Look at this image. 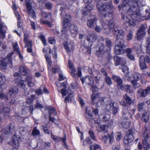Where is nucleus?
Instances as JSON below:
<instances>
[{
    "label": "nucleus",
    "mask_w": 150,
    "mask_h": 150,
    "mask_svg": "<svg viewBox=\"0 0 150 150\" xmlns=\"http://www.w3.org/2000/svg\"><path fill=\"white\" fill-rule=\"evenodd\" d=\"M99 101L101 105L107 106L111 105V102L110 98L107 97H101L99 98Z\"/></svg>",
    "instance_id": "13"
},
{
    "label": "nucleus",
    "mask_w": 150,
    "mask_h": 150,
    "mask_svg": "<svg viewBox=\"0 0 150 150\" xmlns=\"http://www.w3.org/2000/svg\"><path fill=\"white\" fill-rule=\"evenodd\" d=\"M33 105L31 104L29 106V108L28 106L24 107V108H22V110L23 111L27 110L26 112H30L31 114H32L33 113Z\"/></svg>",
    "instance_id": "39"
},
{
    "label": "nucleus",
    "mask_w": 150,
    "mask_h": 150,
    "mask_svg": "<svg viewBox=\"0 0 150 150\" xmlns=\"http://www.w3.org/2000/svg\"><path fill=\"white\" fill-rule=\"evenodd\" d=\"M132 131L131 129H129L126 133V134L125 137L123 141V143L125 146H128L129 143L133 140L134 137Z\"/></svg>",
    "instance_id": "7"
},
{
    "label": "nucleus",
    "mask_w": 150,
    "mask_h": 150,
    "mask_svg": "<svg viewBox=\"0 0 150 150\" xmlns=\"http://www.w3.org/2000/svg\"><path fill=\"white\" fill-rule=\"evenodd\" d=\"M92 2L91 3H89L85 7V8L86 11H90L91 10H92L94 8V4Z\"/></svg>",
    "instance_id": "43"
},
{
    "label": "nucleus",
    "mask_w": 150,
    "mask_h": 150,
    "mask_svg": "<svg viewBox=\"0 0 150 150\" xmlns=\"http://www.w3.org/2000/svg\"><path fill=\"white\" fill-rule=\"evenodd\" d=\"M126 108H123V109L122 110V115H123L122 117L124 118H125L126 120H127L128 119V117L126 116H125L126 115L127 113L128 112V110L127 107H126Z\"/></svg>",
    "instance_id": "52"
},
{
    "label": "nucleus",
    "mask_w": 150,
    "mask_h": 150,
    "mask_svg": "<svg viewBox=\"0 0 150 150\" xmlns=\"http://www.w3.org/2000/svg\"><path fill=\"white\" fill-rule=\"evenodd\" d=\"M114 35L116 36L118 39V37L120 36L122 37L124 35V33L123 31L122 30H119L118 31H117V30H116V33L114 32Z\"/></svg>",
    "instance_id": "49"
},
{
    "label": "nucleus",
    "mask_w": 150,
    "mask_h": 150,
    "mask_svg": "<svg viewBox=\"0 0 150 150\" xmlns=\"http://www.w3.org/2000/svg\"><path fill=\"white\" fill-rule=\"evenodd\" d=\"M96 7L98 12L105 17H112V14L111 12H107V10H111L114 8L113 6L112 2L110 1L105 4H103L101 2H98L96 4Z\"/></svg>",
    "instance_id": "2"
},
{
    "label": "nucleus",
    "mask_w": 150,
    "mask_h": 150,
    "mask_svg": "<svg viewBox=\"0 0 150 150\" xmlns=\"http://www.w3.org/2000/svg\"><path fill=\"white\" fill-rule=\"evenodd\" d=\"M71 20V16L69 14H66L64 16V17L63 19L62 24H69L70 21Z\"/></svg>",
    "instance_id": "27"
},
{
    "label": "nucleus",
    "mask_w": 150,
    "mask_h": 150,
    "mask_svg": "<svg viewBox=\"0 0 150 150\" xmlns=\"http://www.w3.org/2000/svg\"><path fill=\"white\" fill-rule=\"evenodd\" d=\"M110 108H112V113L113 114H116L118 111V105L117 103L113 102L112 103H111V105H110Z\"/></svg>",
    "instance_id": "25"
},
{
    "label": "nucleus",
    "mask_w": 150,
    "mask_h": 150,
    "mask_svg": "<svg viewBox=\"0 0 150 150\" xmlns=\"http://www.w3.org/2000/svg\"><path fill=\"white\" fill-rule=\"evenodd\" d=\"M144 105L145 103L144 102H140L138 104V108L139 111L143 112L145 111L143 109Z\"/></svg>",
    "instance_id": "46"
},
{
    "label": "nucleus",
    "mask_w": 150,
    "mask_h": 150,
    "mask_svg": "<svg viewBox=\"0 0 150 150\" xmlns=\"http://www.w3.org/2000/svg\"><path fill=\"white\" fill-rule=\"evenodd\" d=\"M13 48L14 50L18 52L19 54L20 57L21 58V55L20 54V52L19 51V48L18 47V44L17 42L13 43Z\"/></svg>",
    "instance_id": "56"
},
{
    "label": "nucleus",
    "mask_w": 150,
    "mask_h": 150,
    "mask_svg": "<svg viewBox=\"0 0 150 150\" xmlns=\"http://www.w3.org/2000/svg\"><path fill=\"white\" fill-rule=\"evenodd\" d=\"M28 35L24 33V42L25 45V47H32L33 46L32 42L28 39Z\"/></svg>",
    "instance_id": "22"
},
{
    "label": "nucleus",
    "mask_w": 150,
    "mask_h": 150,
    "mask_svg": "<svg viewBox=\"0 0 150 150\" xmlns=\"http://www.w3.org/2000/svg\"><path fill=\"white\" fill-rule=\"evenodd\" d=\"M20 72L22 74L25 76L27 75L28 71L24 67H21L20 68Z\"/></svg>",
    "instance_id": "41"
},
{
    "label": "nucleus",
    "mask_w": 150,
    "mask_h": 150,
    "mask_svg": "<svg viewBox=\"0 0 150 150\" xmlns=\"http://www.w3.org/2000/svg\"><path fill=\"white\" fill-rule=\"evenodd\" d=\"M64 45L65 49L68 53H72L73 51V43L68 42H64Z\"/></svg>",
    "instance_id": "16"
},
{
    "label": "nucleus",
    "mask_w": 150,
    "mask_h": 150,
    "mask_svg": "<svg viewBox=\"0 0 150 150\" xmlns=\"http://www.w3.org/2000/svg\"><path fill=\"white\" fill-rule=\"evenodd\" d=\"M105 80L106 83L109 86H110L112 84V81L111 78L108 76L105 77Z\"/></svg>",
    "instance_id": "51"
},
{
    "label": "nucleus",
    "mask_w": 150,
    "mask_h": 150,
    "mask_svg": "<svg viewBox=\"0 0 150 150\" xmlns=\"http://www.w3.org/2000/svg\"><path fill=\"white\" fill-rule=\"evenodd\" d=\"M3 99L8 101L9 100L8 96L7 94L1 93H0V101Z\"/></svg>",
    "instance_id": "47"
},
{
    "label": "nucleus",
    "mask_w": 150,
    "mask_h": 150,
    "mask_svg": "<svg viewBox=\"0 0 150 150\" xmlns=\"http://www.w3.org/2000/svg\"><path fill=\"white\" fill-rule=\"evenodd\" d=\"M16 80V83L18 86L21 87L22 88H24L26 86L25 84L24 83L23 81L21 80V76L20 75L18 76L15 78Z\"/></svg>",
    "instance_id": "17"
},
{
    "label": "nucleus",
    "mask_w": 150,
    "mask_h": 150,
    "mask_svg": "<svg viewBox=\"0 0 150 150\" xmlns=\"http://www.w3.org/2000/svg\"><path fill=\"white\" fill-rule=\"evenodd\" d=\"M68 64L69 68L71 70V74L72 76L75 78L80 77L81 75V69L80 68H78V72H76L75 68L73 67V64L70 60H69Z\"/></svg>",
    "instance_id": "5"
},
{
    "label": "nucleus",
    "mask_w": 150,
    "mask_h": 150,
    "mask_svg": "<svg viewBox=\"0 0 150 150\" xmlns=\"http://www.w3.org/2000/svg\"><path fill=\"white\" fill-rule=\"evenodd\" d=\"M3 26V24L0 22V32L1 35H0V37L2 38H5V31L2 30Z\"/></svg>",
    "instance_id": "55"
},
{
    "label": "nucleus",
    "mask_w": 150,
    "mask_h": 150,
    "mask_svg": "<svg viewBox=\"0 0 150 150\" xmlns=\"http://www.w3.org/2000/svg\"><path fill=\"white\" fill-rule=\"evenodd\" d=\"M9 100V102L8 103L9 104L12 105L14 104L16 102V100L15 98V97H11L10 98V97H8Z\"/></svg>",
    "instance_id": "61"
},
{
    "label": "nucleus",
    "mask_w": 150,
    "mask_h": 150,
    "mask_svg": "<svg viewBox=\"0 0 150 150\" xmlns=\"http://www.w3.org/2000/svg\"><path fill=\"white\" fill-rule=\"evenodd\" d=\"M73 96H74L73 94L70 93L67 96L65 97L64 101L66 103L67 101H70L71 102V101L74 100Z\"/></svg>",
    "instance_id": "45"
},
{
    "label": "nucleus",
    "mask_w": 150,
    "mask_h": 150,
    "mask_svg": "<svg viewBox=\"0 0 150 150\" xmlns=\"http://www.w3.org/2000/svg\"><path fill=\"white\" fill-rule=\"evenodd\" d=\"M147 28V25L146 24H144L140 26V28L138 29V30L142 32H146L145 30Z\"/></svg>",
    "instance_id": "59"
},
{
    "label": "nucleus",
    "mask_w": 150,
    "mask_h": 150,
    "mask_svg": "<svg viewBox=\"0 0 150 150\" xmlns=\"http://www.w3.org/2000/svg\"><path fill=\"white\" fill-rule=\"evenodd\" d=\"M146 34V32H142L137 30V39L138 40H142L145 36Z\"/></svg>",
    "instance_id": "32"
},
{
    "label": "nucleus",
    "mask_w": 150,
    "mask_h": 150,
    "mask_svg": "<svg viewBox=\"0 0 150 150\" xmlns=\"http://www.w3.org/2000/svg\"><path fill=\"white\" fill-rule=\"evenodd\" d=\"M41 15L42 17L45 19H47L46 21H43L42 19L40 20V23L42 24H47L49 27H52V23L53 21V19H52L51 15L49 13L42 11Z\"/></svg>",
    "instance_id": "4"
},
{
    "label": "nucleus",
    "mask_w": 150,
    "mask_h": 150,
    "mask_svg": "<svg viewBox=\"0 0 150 150\" xmlns=\"http://www.w3.org/2000/svg\"><path fill=\"white\" fill-rule=\"evenodd\" d=\"M114 138L112 134H108V136L105 135L103 137L102 140L105 144L108 143H109L110 144H112L113 142Z\"/></svg>",
    "instance_id": "14"
},
{
    "label": "nucleus",
    "mask_w": 150,
    "mask_h": 150,
    "mask_svg": "<svg viewBox=\"0 0 150 150\" xmlns=\"http://www.w3.org/2000/svg\"><path fill=\"white\" fill-rule=\"evenodd\" d=\"M148 131L147 129H146L143 135L144 138L142 139V144L143 145L144 148L145 150H149L150 148V145L148 140L149 138L148 134Z\"/></svg>",
    "instance_id": "6"
},
{
    "label": "nucleus",
    "mask_w": 150,
    "mask_h": 150,
    "mask_svg": "<svg viewBox=\"0 0 150 150\" xmlns=\"http://www.w3.org/2000/svg\"><path fill=\"white\" fill-rule=\"evenodd\" d=\"M144 17L146 19H149L150 18V9L146 10V14Z\"/></svg>",
    "instance_id": "63"
},
{
    "label": "nucleus",
    "mask_w": 150,
    "mask_h": 150,
    "mask_svg": "<svg viewBox=\"0 0 150 150\" xmlns=\"http://www.w3.org/2000/svg\"><path fill=\"white\" fill-rule=\"evenodd\" d=\"M91 150H101L100 146L96 144H94L90 147Z\"/></svg>",
    "instance_id": "40"
},
{
    "label": "nucleus",
    "mask_w": 150,
    "mask_h": 150,
    "mask_svg": "<svg viewBox=\"0 0 150 150\" xmlns=\"http://www.w3.org/2000/svg\"><path fill=\"white\" fill-rule=\"evenodd\" d=\"M88 81L86 83L89 85L91 86L92 88H93V91H94L93 89L94 88H97V86L93 84L94 81L93 78L91 76H89L88 77Z\"/></svg>",
    "instance_id": "31"
},
{
    "label": "nucleus",
    "mask_w": 150,
    "mask_h": 150,
    "mask_svg": "<svg viewBox=\"0 0 150 150\" xmlns=\"http://www.w3.org/2000/svg\"><path fill=\"white\" fill-rule=\"evenodd\" d=\"M140 14L139 12H134L131 16V18L134 21L138 20L140 19Z\"/></svg>",
    "instance_id": "34"
},
{
    "label": "nucleus",
    "mask_w": 150,
    "mask_h": 150,
    "mask_svg": "<svg viewBox=\"0 0 150 150\" xmlns=\"http://www.w3.org/2000/svg\"><path fill=\"white\" fill-rule=\"evenodd\" d=\"M137 93L140 95V96L142 97H145L148 94L146 89L143 90L142 88L139 89L137 91Z\"/></svg>",
    "instance_id": "30"
},
{
    "label": "nucleus",
    "mask_w": 150,
    "mask_h": 150,
    "mask_svg": "<svg viewBox=\"0 0 150 150\" xmlns=\"http://www.w3.org/2000/svg\"><path fill=\"white\" fill-rule=\"evenodd\" d=\"M69 28L71 35L74 37H76L78 30L77 26L74 24H71L69 25Z\"/></svg>",
    "instance_id": "20"
},
{
    "label": "nucleus",
    "mask_w": 150,
    "mask_h": 150,
    "mask_svg": "<svg viewBox=\"0 0 150 150\" xmlns=\"http://www.w3.org/2000/svg\"><path fill=\"white\" fill-rule=\"evenodd\" d=\"M142 0H138L137 1L131 0H123L122 3L118 5L119 10L125 12L133 11L139 7L142 6Z\"/></svg>",
    "instance_id": "1"
},
{
    "label": "nucleus",
    "mask_w": 150,
    "mask_h": 150,
    "mask_svg": "<svg viewBox=\"0 0 150 150\" xmlns=\"http://www.w3.org/2000/svg\"><path fill=\"white\" fill-rule=\"evenodd\" d=\"M114 62H115L116 66L119 64H123L125 63V60L123 58L118 56H115L114 57Z\"/></svg>",
    "instance_id": "21"
},
{
    "label": "nucleus",
    "mask_w": 150,
    "mask_h": 150,
    "mask_svg": "<svg viewBox=\"0 0 150 150\" xmlns=\"http://www.w3.org/2000/svg\"><path fill=\"white\" fill-rule=\"evenodd\" d=\"M86 117L87 119L90 122H91L93 119V115L89 112H87V110L86 111Z\"/></svg>",
    "instance_id": "48"
},
{
    "label": "nucleus",
    "mask_w": 150,
    "mask_h": 150,
    "mask_svg": "<svg viewBox=\"0 0 150 150\" xmlns=\"http://www.w3.org/2000/svg\"><path fill=\"white\" fill-rule=\"evenodd\" d=\"M12 146L16 149H17L18 147V141L17 139H13Z\"/></svg>",
    "instance_id": "54"
},
{
    "label": "nucleus",
    "mask_w": 150,
    "mask_h": 150,
    "mask_svg": "<svg viewBox=\"0 0 150 150\" xmlns=\"http://www.w3.org/2000/svg\"><path fill=\"white\" fill-rule=\"evenodd\" d=\"M19 132L21 135L23 136L27 132V129L25 127H21L19 129Z\"/></svg>",
    "instance_id": "53"
},
{
    "label": "nucleus",
    "mask_w": 150,
    "mask_h": 150,
    "mask_svg": "<svg viewBox=\"0 0 150 150\" xmlns=\"http://www.w3.org/2000/svg\"><path fill=\"white\" fill-rule=\"evenodd\" d=\"M112 78L113 80L116 82L118 87L121 90H124V88L122 79L120 77L115 75H113Z\"/></svg>",
    "instance_id": "10"
},
{
    "label": "nucleus",
    "mask_w": 150,
    "mask_h": 150,
    "mask_svg": "<svg viewBox=\"0 0 150 150\" xmlns=\"http://www.w3.org/2000/svg\"><path fill=\"white\" fill-rule=\"evenodd\" d=\"M146 43L147 45L146 49L147 50H150V37L148 38L146 40Z\"/></svg>",
    "instance_id": "64"
},
{
    "label": "nucleus",
    "mask_w": 150,
    "mask_h": 150,
    "mask_svg": "<svg viewBox=\"0 0 150 150\" xmlns=\"http://www.w3.org/2000/svg\"><path fill=\"white\" fill-rule=\"evenodd\" d=\"M46 110H48L49 111V113L51 112V115L53 113L54 115H57V112L53 108H51L49 107L47 108Z\"/></svg>",
    "instance_id": "60"
},
{
    "label": "nucleus",
    "mask_w": 150,
    "mask_h": 150,
    "mask_svg": "<svg viewBox=\"0 0 150 150\" xmlns=\"http://www.w3.org/2000/svg\"><path fill=\"white\" fill-rule=\"evenodd\" d=\"M18 88L16 87H13L9 89L8 94L10 98L15 97L16 95L18 93Z\"/></svg>",
    "instance_id": "19"
},
{
    "label": "nucleus",
    "mask_w": 150,
    "mask_h": 150,
    "mask_svg": "<svg viewBox=\"0 0 150 150\" xmlns=\"http://www.w3.org/2000/svg\"><path fill=\"white\" fill-rule=\"evenodd\" d=\"M15 130L14 126L12 125L11 124H10L1 131L5 134H13Z\"/></svg>",
    "instance_id": "12"
},
{
    "label": "nucleus",
    "mask_w": 150,
    "mask_h": 150,
    "mask_svg": "<svg viewBox=\"0 0 150 150\" xmlns=\"http://www.w3.org/2000/svg\"><path fill=\"white\" fill-rule=\"evenodd\" d=\"M59 10L61 11L60 15L62 16V14L65 13L67 10H68L67 7L65 4L59 5Z\"/></svg>",
    "instance_id": "26"
},
{
    "label": "nucleus",
    "mask_w": 150,
    "mask_h": 150,
    "mask_svg": "<svg viewBox=\"0 0 150 150\" xmlns=\"http://www.w3.org/2000/svg\"><path fill=\"white\" fill-rule=\"evenodd\" d=\"M97 38V36L93 34H90L87 36V40L90 42H94Z\"/></svg>",
    "instance_id": "28"
},
{
    "label": "nucleus",
    "mask_w": 150,
    "mask_h": 150,
    "mask_svg": "<svg viewBox=\"0 0 150 150\" xmlns=\"http://www.w3.org/2000/svg\"><path fill=\"white\" fill-rule=\"evenodd\" d=\"M123 87L124 88V89L127 92L129 93H132V91L130 90L131 86L127 85L125 86L123 84Z\"/></svg>",
    "instance_id": "62"
},
{
    "label": "nucleus",
    "mask_w": 150,
    "mask_h": 150,
    "mask_svg": "<svg viewBox=\"0 0 150 150\" xmlns=\"http://www.w3.org/2000/svg\"><path fill=\"white\" fill-rule=\"evenodd\" d=\"M122 19L125 21V23L128 24L129 25L134 26L135 25V23L133 21H131L127 16H122Z\"/></svg>",
    "instance_id": "29"
},
{
    "label": "nucleus",
    "mask_w": 150,
    "mask_h": 150,
    "mask_svg": "<svg viewBox=\"0 0 150 150\" xmlns=\"http://www.w3.org/2000/svg\"><path fill=\"white\" fill-rule=\"evenodd\" d=\"M115 23L113 21L111 20L109 22L108 25L106 24L104 25L103 28L104 29H107L108 27L109 29L111 30L115 26Z\"/></svg>",
    "instance_id": "33"
},
{
    "label": "nucleus",
    "mask_w": 150,
    "mask_h": 150,
    "mask_svg": "<svg viewBox=\"0 0 150 150\" xmlns=\"http://www.w3.org/2000/svg\"><path fill=\"white\" fill-rule=\"evenodd\" d=\"M121 124L124 128H127L130 126L131 123L129 121L124 120L122 122Z\"/></svg>",
    "instance_id": "38"
},
{
    "label": "nucleus",
    "mask_w": 150,
    "mask_h": 150,
    "mask_svg": "<svg viewBox=\"0 0 150 150\" xmlns=\"http://www.w3.org/2000/svg\"><path fill=\"white\" fill-rule=\"evenodd\" d=\"M32 135L34 136H38L40 135V132L39 130H38L36 127H34L32 132Z\"/></svg>",
    "instance_id": "44"
},
{
    "label": "nucleus",
    "mask_w": 150,
    "mask_h": 150,
    "mask_svg": "<svg viewBox=\"0 0 150 150\" xmlns=\"http://www.w3.org/2000/svg\"><path fill=\"white\" fill-rule=\"evenodd\" d=\"M92 76L94 78L95 81L97 83L101 78L102 75L99 71L98 70H95L93 71Z\"/></svg>",
    "instance_id": "24"
},
{
    "label": "nucleus",
    "mask_w": 150,
    "mask_h": 150,
    "mask_svg": "<svg viewBox=\"0 0 150 150\" xmlns=\"http://www.w3.org/2000/svg\"><path fill=\"white\" fill-rule=\"evenodd\" d=\"M13 54H9L2 61V60H1V62H2L3 63H5V64L6 67L5 68H2V69H6V65L7 64H11L12 55Z\"/></svg>",
    "instance_id": "23"
},
{
    "label": "nucleus",
    "mask_w": 150,
    "mask_h": 150,
    "mask_svg": "<svg viewBox=\"0 0 150 150\" xmlns=\"http://www.w3.org/2000/svg\"><path fill=\"white\" fill-rule=\"evenodd\" d=\"M112 57L110 54L109 53H105L104 54L103 58L104 59L109 62L112 59Z\"/></svg>",
    "instance_id": "36"
},
{
    "label": "nucleus",
    "mask_w": 150,
    "mask_h": 150,
    "mask_svg": "<svg viewBox=\"0 0 150 150\" xmlns=\"http://www.w3.org/2000/svg\"><path fill=\"white\" fill-rule=\"evenodd\" d=\"M123 99L120 102L121 105L126 107L127 104H131L132 103V100L127 94H125L123 96Z\"/></svg>",
    "instance_id": "11"
},
{
    "label": "nucleus",
    "mask_w": 150,
    "mask_h": 150,
    "mask_svg": "<svg viewBox=\"0 0 150 150\" xmlns=\"http://www.w3.org/2000/svg\"><path fill=\"white\" fill-rule=\"evenodd\" d=\"M6 82V79L4 76L1 75L0 77V88H2L1 86L5 84Z\"/></svg>",
    "instance_id": "50"
},
{
    "label": "nucleus",
    "mask_w": 150,
    "mask_h": 150,
    "mask_svg": "<svg viewBox=\"0 0 150 150\" xmlns=\"http://www.w3.org/2000/svg\"><path fill=\"white\" fill-rule=\"evenodd\" d=\"M97 18L96 17L88 20L87 21V26L90 28H94L97 24Z\"/></svg>",
    "instance_id": "15"
},
{
    "label": "nucleus",
    "mask_w": 150,
    "mask_h": 150,
    "mask_svg": "<svg viewBox=\"0 0 150 150\" xmlns=\"http://www.w3.org/2000/svg\"><path fill=\"white\" fill-rule=\"evenodd\" d=\"M27 13L28 14V16L29 17H31L34 19L36 18L35 12L32 8L28 10Z\"/></svg>",
    "instance_id": "35"
},
{
    "label": "nucleus",
    "mask_w": 150,
    "mask_h": 150,
    "mask_svg": "<svg viewBox=\"0 0 150 150\" xmlns=\"http://www.w3.org/2000/svg\"><path fill=\"white\" fill-rule=\"evenodd\" d=\"M125 40L122 38L116 41L114 48V52L116 54H120L124 53V50L123 48L125 47Z\"/></svg>",
    "instance_id": "3"
},
{
    "label": "nucleus",
    "mask_w": 150,
    "mask_h": 150,
    "mask_svg": "<svg viewBox=\"0 0 150 150\" xmlns=\"http://www.w3.org/2000/svg\"><path fill=\"white\" fill-rule=\"evenodd\" d=\"M139 66L141 70H144L147 68V67L145 62L148 63L150 62V59L148 56L141 55L139 57Z\"/></svg>",
    "instance_id": "8"
},
{
    "label": "nucleus",
    "mask_w": 150,
    "mask_h": 150,
    "mask_svg": "<svg viewBox=\"0 0 150 150\" xmlns=\"http://www.w3.org/2000/svg\"><path fill=\"white\" fill-rule=\"evenodd\" d=\"M141 75L140 74L136 72L133 74V79L135 81H137L138 80H139L141 78Z\"/></svg>",
    "instance_id": "42"
},
{
    "label": "nucleus",
    "mask_w": 150,
    "mask_h": 150,
    "mask_svg": "<svg viewBox=\"0 0 150 150\" xmlns=\"http://www.w3.org/2000/svg\"><path fill=\"white\" fill-rule=\"evenodd\" d=\"M110 116L109 114H106L104 115L102 119V121L104 122H107L109 120Z\"/></svg>",
    "instance_id": "57"
},
{
    "label": "nucleus",
    "mask_w": 150,
    "mask_h": 150,
    "mask_svg": "<svg viewBox=\"0 0 150 150\" xmlns=\"http://www.w3.org/2000/svg\"><path fill=\"white\" fill-rule=\"evenodd\" d=\"M62 24L63 28L61 30V33L63 36H64L67 39L68 38L69 36L68 33V28L67 26L69 24H65L64 25V24Z\"/></svg>",
    "instance_id": "18"
},
{
    "label": "nucleus",
    "mask_w": 150,
    "mask_h": 150,
    "mask_svg": "<svg viewBox=\"0 0 150 150\" xmlns=\"http://www.w3.org/2000/svg\"><path fill=\"white\" fill-rule=\"evenodd\" d=\"M105 45L108 48H110L112 46V42L110 40L106 38L105 39Z\"/></svg>",
    "instance_id": "58"
},
{
    "label": "nucleus",
    "mask_w": 150,
    "mask_h": 150,
    "mask_svg": "<svg viewBox=\"0 0 150 150\" xmlns=\"http://www.w3.org/2000/svg\"><path fill=\"white\" fill-rule=\"evenodd\" d=\"M35 90L33 88H31L28 92V97L26 99V102L27 104H30L32 103L34 99H36L37 97L35 95L32 94L33 92L35 91Z\"/></svg>",
    "instance_id": "9"
},
{
    "label": "nucleus",
    "mask_w": 150,
    "mask_h": 150,
    "mask_svg": "<svg viewBox=\"0 0 150 150\" xmlns=\"http://www.w3.org/2000/svg\"><path fill=\"white\" fill-rule=\"evenodd\" d=\"M142 112V117L141 118L142 120L144 122L147 121L149 120V117L146 112L144 111Z\"/></svg>",
    "instance_id": "37"
}]
</instances>
